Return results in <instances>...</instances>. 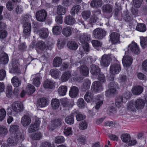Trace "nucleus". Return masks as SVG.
Segmentation results:
<instances>
[{
    "label": "nucleus",
    "mask_w": 147,
    "mask_h": 147,
    "mask_svg": "<svg viewBox=\"0 0 147 147\" xmlns=\"http://www.w3.org/2000/svg\"><path fill=\"white\" fill-rule=\"evenodd\" d=\"M126 49H130L132 52L136 54H138L140 52L139 47L136 43L134 42L130 44Z\"/></svg>",
    "instance_id": "9d476101"
},
{
    "label": "nucleus",
    "mask_w": 147,
    "mask_h": 147,
    "mask_svg": "<svg viewBox=\"0 0 147 147\" xmlns=\"http://www.w3.org/2000/svg\"><path fill=\"white\" fill-rule=\"evenodd\" d=\"M65 139L64 137L62 136H58L55 138V143L60 144L64 142Z\"/></svg>",
    "instance_id": "8fccbe9b"
},
{
    "label": "nucleus",
    "mask_w": 147,
    "mask_h": 147,
    "mask_svg": "<svg viewBox=\"0 0 147 147\" xmlns=\"http://www.w3.org/2000/svg\"><path fill=\"white\" fill-rule=\"evenodd\" d=\"M65 122L69 125H72L74 123V116L72 115H70L67 117L65 118Z\"/></svg>",
    "instance_id": "a18cd8bd"
},
{
    "label": "nucleus",
    "mask_w": 147,
    "mask_h": 147,
    "mask_svg": "<svg viewBox=\"0 0 147 147\" xmlns=\"http://www.w3.org/2000/svg\"><path fill=\"white\" fill-rule=\"evenodd\" d=\"M8 133L7 129L4 126H0V135L4 136L6 135Z\"/></svg>",
    "instance_id": "13d9d810"
},
{
    "label": "nucleus",
    "mask_w": 147,
    "mask_h": 147,
    "mask_svg": "<svg viewBox=\"0 0 147 147\" xmlns=\"http://www.w3.org/2000/svg\"><path fill=\"white\" fill-rule=\"evenodd\" d=\"M116 112V110L115 107L113 106H110L108 108L107 111L108 113L109 114L114 113Z\"/></svg>",
    "instance_id": "e2e57ef3"
},
{
    "label": "nucleus",
    "mask_w": 147,
    "mask_h": 147,
    "mask_svg": "<svg viewBox=\"0 0 147 147\" xmlns=\"http://www.w3.org/2000/svg\"><path fill=\"white\" fill-rule=\"evenodd\" d=\"M64 22L66 25L71 26L75 24L76 21L74 18L72 16H68L65 17Z\"/></svg>",
    "instance_id": "6ab92c4d"
},
{
    "label": "nucleus",
    "mask_w": 147,
    "mask_h": 147,
    "mask_svg": "<svg viewBox=\"0 0 147 147\" xmlns=\"http://www.w3.org/2000/svg\"><path fill=\"white\" fill-rule=\"evenodd\" d=\"M90 72L93 75H96L100 72V69L97 66L92 65L90 66Z\"/></svg>",
    "instance_id": "473e14b6"
},
{
    "label": "nucleus",
    "mask_w": 147,
    "mask_h": 147,
    "mask_svg": "<svg viewBox=\"0 0 147 147\" xmlns=\"http://www.w3.org/2000/svg\"><path fill=\"white\" fill-rule=\"evenodd\" d=\"M62 28L60 26H54L52 28V31L54 35H58L60 33Z\"/></svg>",
    "instance_id": "c03bdc74"
},
{
    "label": "nucleus",
    "mask_w": 147,
    "mask_h": 147,
    "mask_svg": "<svg viewBox=\"0 0 147 147\" xmlns=\"http://www.w3.org/2000/svg\"><path fill=\"white\" fill-rule=\"evenodd\" d=\"M102 9L104 12L109 13L112 11V7L110 5H105L102 7Z\"/></svg>",
    "instance_id": "ea45409f"
},
{
    "label": "nucleus",
    "mask_w": 147,
    "mask_h": 147,
    "mask_svg": "<svg viewBox=\"0 0 147 147\" xmlns=\"http://www.w3.org/2000/svg\"><path fill=\"white\" fill-rule=\"evenodd\" d=\"M11 133H14V137H11L7 140V142L11 145H16L18 142L23 141L24 139V134L22 132L19 130L18 125H12L9 129Z\"/></svg>",
    "instance_id": "f257e3e1"
},
{
    "label": "nucleus",
    "mask_w": 147,
    "mask_h": 147,
    "mask_svg": "<svg viewBox=\"0 0 147 147\" xmlns=\"http://www.w3.org/2000/svg\"><path fill=\"white\" fill-rule=\"evenodd\" d=\"M62 60L59 57H56L53 60V65L55 67H58L62 63Z\"/></svg>",
    "instance_id": "37998d69"
},
{
    "label": "nucleus",
    "mask_w": 147,
    "mask_h": 147,
    "mask_svg": "<svg viewBox=\"0 0 147 147\" xmlns=\"http://www.w3.org/2000/svg\"><path fill=\"white\" fill-rule=\"evenodd\" d=\"M136 29L137 30L142 32H144L146 30L145 25L143 23H140L138 24L136 26Z\"/></svg>",
    "instance_id": "79ce46f5"
},
{
    "label": "nucleus",
    "mask_w": 147,
    "mask_h": 147,
    "mask_svg": "<svg viewBox=\"0 0 147 147\" xmlns=\"http://www.w3.org/2000/svg\"><path fill=\"white\" fill-rule=\"evenodd\" d=\"M91 42L92 45L95 48L101 47L102 45V43L97 40H93Z\"/></svg>",
    "instance_id": "338daca9"
},
{
    "label": "nucleus",
    "mask_w": 147,
    "mask_h": 147,
    "mask_svg": "<svg viewBox=\"0 0 147 147\" xmlns=\"http://www.w3.org/2000/svg\"><path fill=\"white\" fill-rule=\"evenodd\" d=\"M32 78H33L32 84L36 87H38L40 84L41 79L39 76L32 75Z\"/></svg>",
    "instance_id": "a878e982"
},
{
    "label": "nucleus",
    "mask_w": 147,
    "mask_h": 147,
    "mask_svg": "<svg viewBox=\"0 0 147 147\" xmlns=\"http://www.w3.org/2000/svg\"><path fill=\"white\" fill-rule=\"evenodd\" d=\"M27 93L29 94H31L34 92L35 89L32 85H29L27 86L26 88Z\"/></svg>",
    "instance_id": "de8ad7c7"
},
{
    "label": "nucleus",
    "mask_w": 147,
    "mask_h": 147,
    "mask_svg": "<svg viewBox=\"0 0 147 147\" xmlns=\"http://www.w3.org/2000/svg\"><path fill=\"white\" fill-rule=\"evenodd\" d=\"M143 90V88L141 86H138L133 87L131 89V91L134 94L139 95L142 92Z\"/></svg>",
    "instance_id": "412c9836"
},
{
    "label": "nucleus",
    "mask_w": 147,
    "mask_h": 147,
    "mask_svg": "<svg viewBox=\"0 0 147 147\" xmlns=\"http://www.w3.org/2000/svg\"><path fill=\"white\" fill-rule=\"evenodd\" d=\"M57 12L59 14L64 15L66 12V9L64 7L59 6L57 7Z\"/></svg>",
    "instance_id": "864d4df0"
},
{
    "label": "nucleus",
    "mask_w": 147,
    "mask_h": 147,
    "mask_svg": "<svg viewBox=\"0 0 147 147\" xmlns=\"http://www.w3.org/2000/svg\"><path fill=\"white\" fill-rule=\"evenodd\" d=\"M37 32L40 37L42 39L47 38L49 34L48 30L46 28L40 29Z\"/></svg>",
    "instance_id": "2eb2a0df"
},
{
    "label": "nucleus",
    "mask_w": 147,
    "mask_h": 147,
    "mask_svg": "<svg viewBox=\"0 0 147 147\" xmlns=\"http://www.w3.org/2000/svg\"><path fill=\"white\" fill-rule=\"evenodd\" d=\"M144 102L142 99H138L134 101L135 107L138 109H143L144 107Z\"/></svg>",
    "instance_id": "dca6fc26"
},
{
    "label": "nucleus",
    "mask_w": 147,
    "mask_h": 147,
    "mask_svg": "<svg viewBox=\"0 0 147 147\" xmlns=\"http://www.w3.org/2000/svg\"><path fill=\"white\" fill-rule=\"evenodd\" d=\"M65 42L63 38H60L58 40L57 46L58 47L61 48L65 45Z\"/></svg>",
    "instance_id": "6e6d98bb"
},
{
    "label": "nucleus",
    "mask_w": 147,
    "mask_h": 147,
    "mask_svg": "<svg viewBox=\"0 0 147 147\" xmlns=\"http://www.w3.org/2000/svg\"><path fill=\"white\" fill-rule=\"evenodd\" d=\"M67 45L68 48L72 50H76L78 47V44L76 42L73 41H68Z\"/></svg>",
    "instance_id": "393cba45"
},
{
    "label": "nucleus",
    "mask_w": 147,
    "mask_h": 147,
    "mask_svg": "<svg viewBox=\"0 0 147 147\" xmlns=\"http://www.w3.org/2000/svg\"><path fill=\"white\" fill-rule=\"evenodd\" d=\"M130 138V136L128 134H124L121 135V138L123 142H128Z\"/></svg>",
    "instance_id": "3c124183"
},
{
    "label": "nucleus",
    "mask_w": 147,
    "mask_h": 147,
    "mask_svg": "<svg viewBox=\"0 0 147 147\" xmlns=\"http://www.w3.org/2000/svg\"><path fill=\"white\" fill-rule=\"evenodd\" d=\"M110 41L113 44L119 43L120 35L117 33L113 32L110 35Z\"/></svg>",
    "instance_id": "9b49d317"
},
{
    "label": "nucleus",
    "mask_w": 147,
    "mask_h": 147,
    "mask_svg": "<svg viewBox=\"0 0 147 147\" xmlns=\"http://www.w3.org/2000/svg\"><path fill=\"white\" fill-rule=\"evenodd\" d=\"M49 102V100L48 99L42 98L40 99V101L38 102V105L41 107H45L48 105Z\"/></svg>",
    "instance_id": "c9c22d12"
},
{
    "label": "nucleus",
    "mask_w": 147,
    "mask_h": 147,
    "mask_svg": "<svg viewBox=\"0 0 147 147\" xmlns=\"http://www.w3.org/2000/svg\"><path fill=\"white\" fill-rule=\"evenodd\" d=\"M82 16L85 19H88L90 15V12L89 11H84L82 13Z\"/></svg>",
    "instance_id": "774afa93"
},
{
    "label": "nucleus",
    "mask_w": 147,
    "mask_h": 147,
    "mask_svg": "<svg viewBox=\"0 0 147 147\" xmlns=\"http://www.w3.org/2000/svg\"><path fill=\"white\" fill-rule=\"evenodd\" d=\"M73 31L72 28L70 26H67L63 29L62 33L64 36L68 37L71 34Z\"/></svg>",
    "instance_id": "aec40b11"
},
{
    "label": "nucleus",
    "mask_w": 147,
    "mask_h": 147,
    "mask_svg": "<svg viewBox=\"0 0 147 147\" xmlns=\"http://www.w3.org/2000/svg\"><path fill=\"white\" fill-rule=\"evenodd\" d=\"M11 81L12 85L15 87L19 86L21 84V81L16 76L13 77L11 79Z\"/></svg>",
    "instance_id": "7c9ffc66"
},
{
    "label": "nucleus",
    "mask_w": 147,
    "mask_h": 147,
    "mask_svg": "<svg viewBox=\"0 0 147 147\" xmlns=\"http://www.w3.org/2000/svg\"><path fill=\"white\" fill-rule=\"evenodd\" d=\"M60 73V72L57 69H52L50 71L51 76L55 79L58 77Z\"/></svg>",
    "instance_id": "49530a36"
},
{
    "label": "nucleus",
    "mask_w": 147,
    "mask_h": 147,
    "mask_svg": "<svg viewBox=\"0 0 147 147\" xmlns=\"http://www.w3.org/2000/svg\"><path fill=\"white\" fill-rule=\"evenodd\" d=\"M43 86L46 88H52L54 86V84L51 80H47L44 82Z\"/></svg>",
    "instance_id": "f704fd0d"
},
{
    "label": "nucleus",
    "mask_w": 147,
    "mask_h": 147,
    "mask_svg": "<svg viewBox=\"0 0 147 147\" xmlns=\"http://www.w3.org/2000/svg\"><path fill=\"white\" fill-rule=\"evenodd\" d=\"M140 45L142 48L146 47L147 45V37L141 36L140 37Z\"/></svg>",
    "instance_id": "a19ab883"
},
{
    "label": "nucleus",
    "mask_w": 147,
    "mask_h": 147,
    "mask_svg": "<svg viewBox=\"0 0 147 147\" xmlns=\"http://www.w3.org/2000/svg\"><path fill=\"white\" fill-rule=\"evenodd\" d=\"M67 91V88L65 86H60L58 89V92L59 94L63 96L65 95Z\"/></svg>",
    "instance_id": "c85d7f7f"
},
{
    "label": "nucleus",
    "mask_w": 147,
    "mask_h": 147,
    "mask_svg": "<svg viewBox=\"0 0 147 147\" xmlns=\"http://www.w3.org/2000/svg\"><path fill=\"white\" fill-rule=\"evenodd\" d=\"M80 74L84 76H88L89 74L88 69L85 65L81 66L80 69Z\"/></svg>",
    "instance_id": "cd10ccee"
},
{
    "label": "nucleus",
    "mask_w": 147,
    "mask_h": 147,
    "mask_svg": "<svg viewBox=\"0 0 147 147\" xmlns=\"http://www.w3.org/2000/svg\"><path fill=\"white\" fill-rule=\"evenodd\" d=\"M90 35L86 33L81 34L79 37L80 41L84 51L87 53L89 51L88 42L90 40Z\"/></svg>",
    "instance_id": "7ed1b4c3"
},
{
    "label": "nucleus",
    "mask_w": 147,
    "mask_h": 147,
    "mask_svg": "<svg viewBox=\"0 0 147 147\" xmlns=\"http://www.w3.org/2000/svg\"><path fill=\"white\" fill-rule=\"evenodd\" d=\"M78 92V89L76 87L72 86L71 88L69 94L71 97L72 98H74L77 96Z\"/></svg>",
    "instance_id": "5701e85b"
},
{
    "label": "nucleus",
    "mask_w": 147,
    "mask_h": 147,
    "mask_svg": "<svg viewBox=\"0 0 147 147\" xmlns=\"http://www.w3.org/2000/svg\"><path fill=\"white\" fill-rule=\"evenodd\" d=\"M36 46L38 49L41 51L44 50L46 48L45 44L43 41L38 42L36 43Z\"/></svg>",
    "instance_id": "e433bc0d"
},
{
    "label": "nucleus",
    "mask_w": 147,
    "mask_h": 147,
    "mask_svg": "<svg viewBox=\"0 0 147 147\" xmlns=\"http://www.w3.org/2000/svg\"><path fill=\"white\" fill-rule=\"evenodd\" d=\"M31 123V119L28 116L25 115L21 119V123L22 125L26 127L28 126Z\"/></svg>",
    "instance_id": "4be33fe9"
},
{
    "label": "nucleus",
    "mask_w": 147,
    "mask_h": 147,
    "mask_svg": "<svg viewBox=\"0 0 147 147\" xmlns=\"http://www.w3.org/2000/svg\"><path fill=\"white\" fill-rule=\"evenodd\" d=\"M121 69L120 65L119 63L112 64L110 67V72L112 76L111 77H109V79L113 80L114 79L113 75L118 74Z\"/></svg>",
    "instance_id": "39448f33"
},
{
    "label": "nucleus",
    "mask_w": 147,
    "mask_h": 147,
    "mask_svg": "<svg viewBox=\"0 0 147 147\" xmlns=\"http://www.w3.org/2000/svg\"><path fill=\"white\" fill-rule=\"evenodd\" d=\"M115 58L114 56L112 55H103L100 60L101 65L103 67H107L110 63L111 60Z\"/></svg>",
    "instance_id": "423d86ee"
},
{
    "label": "nucleus",
    "mask_w": 147,
    "mask_h": 147,
    "mask_svg": "<svg viewBox=\"0 0 147 147\" xmlns=\"http://www.w3.org/2000/svg\"><path fill=\"white\" fill-rule=\"evenodd\" d=\"M47 16V13L45 10L42 9L37 11L36 14L37 20L40 22H43L45 20Z\"/></svg>",
    "instance_id": "6e6552de"
},
{
    "label": "nucleus",
    "mask_w": 147,
    "mask_h": 147,
    "mask_svg": "<svg viewBox=\"0 0 147 147\" xmlns=\"http://www.w3.org/2000/svg\"><path fill=\"white\" fill-rule=\"evenodd\" d=\"M61 119H55L52 121L49 126L50 129L52 131L57 127L61 125Z\"/></svg>",
    "instance_id": "4468645a"
},
{
    "label": "nucleus",
    "mask_w": 147,
    "mask_h": 147,
    "mask_svg": "<svg viewBox=\"0 0 147 147\" xmlns=\"http://www.w3.org/2000/svg\"><path fill=\"white\" fill-rule=\"evenodd\" d=\"M24 109L23 104L20 101H16L9 107L7 109L8 115L16 116L17 113L22 111Z\"/></svg>",
    "instance_id": "f03ea898"
},
{
    "label": "nucleus",
    "mask_w": 147,
    "mask_h": 147,
    "mask_svg": "<svg viewBox=\"0 0 147 147\" xmlns=\"http://www.w3.org/2000/svg\"><path fill=\"white\" fill-rule=\"evenodd\" d=\"M91 88L96 92H100L103 89L101 84L97 81H95L93 83Z\"/></svg>",
    "instance_id": "f8f14e48"
},
{
    "label": "nucleus",
    "mask_w": 147,
    "mask_h": 147,
    "mask_svg": "<svg viewBox=\"0 0 147 147\" xmlns=\"http://www.w3.org/2000/svg\"><path fill=\"white\" fill-rule=\"evenodd\" d=\"M123 64L124 67H128L130 66L132 62V59L129 56H124L122 59Z\"/></svg>",
    "instance_id": "ddd939ff"
},
{
    "label": "nucleus",
    "mask_w": 147,
    "mask_h": 147,
    "mask_svg": "<svg viewBox=\"0 0 147 147\" xmlns=\"http://www.w3.org/2000/svg\"><path fill=\"white\" fill-rule=\"evenodd\" d=\"M92 15L90 19V22L91 23H94L96 22L98 20V18L96 16L95 13L93 12Z\"/></svg>",
    "instance_id": "bf43d9fd"
},
{
    "label": "nucleus",
    "mask_w": 147,
    "mask_h": 147,
    "mask_svg": "<svg viewBox=\"0 0 147 147\" xmlns=\"http://www.w3.org/2000/svg\"><path fill=\"white\" fill-rule=\"evenodd\" d=\"M85 100L88 102H91L94 101L93 95L91 92H87L84 96Z\"/></svg>",
    "instance_id": "bb28decb"
},
{
    "label": "nucleus",
    "mask_w": 147,
    "mask_h": 147,
    "mask_svg": "<svg viewBox=\"0 0 147 147\" xmlns=\"http://www.w3.org/2000/svg\"><path fill=\"white\" fill-rule=\"evenodd\" d=\"M143 0H133V5L136 8H139Z\"/></svg>",
    "instance_id": "0e129e2a"
},
{
    "label": "nucleus",
    "mask_w": 147,
    "mask_h": 147,
    "mask_svg": "<svg viewBox=\"0 0 147 147\" xmlns=\"http://www.w3.org/2000/svg\"><path fill=\"white\" fill-rule=\"evenodd\" d=\"M81 9L80 6L78 5L74 6L71 11V13L72 15H74L75 13H78Z\"/></svg>",
    "instance_id": "58836bf2"
},
{
    "label": "nucleus",
    "mask_w": 147,
    "mask_h": 147,
    "mask_svg": "<svg viewBox=\"0 0 147 147\" xmlns=\"http://www.w3.org/2000/svg\"><path fill=\"white\" fill-rule=\"evenodd\" d=\"M40 123V121L39 120H38L36 121L35 123L32 124L30 126V127L28 129V132L29 133H31L38 130Z\"/></svg>",
    "instance_id": "a211bd4d"
},
{
    "label": "nucleus",
    "mask_w": 147,
    "mask_h": 147,
    "mask_svg": "<svg viewBox=\"0 0 147 147\" xmlns=\"http://www.w3.org/2000/svg\"><path fill=\"white\" fill-rule=\"evenodd\" d=\"M72 130L71 127H67L65 129L64 133L66 136H69L72 135Z\"/></svg>",
    "instance_id": "5fc2aeb1"
},
{
    "label": "nucleus",
    "mask_w": 147,
    "mask_h": 147,
    "mask_svg": "<svg viewBox=\"0 0 147 147\" xmlns=\"http://www.w3.org/2000/svg\"><path fill=\"white\" fill-rule=\"evenodd\" d=\"M97 100L96 105L95 107V109L98 110V109L103 104L102 97L101 96H99V97L97 98Z\"/></svg>",
    "instance_id": "4c0bfd02"
},
{
    "label": "nucleus",
    "mask_w": 147,
    "mask_h": 147,
    "mask_svg": "<svg viewBox=\"0 0 147 147\" xmlns=\"http://www.w3.org/2000/svg\"><path fill=\"white\" fill-rule=\"evenodd\" d=\"M109 89L106 92V96H109L111 94L115 93L116 92V89L118 88V84L115 82H111L109 85Z\"/></svg>",
    "instance_id": "0eeeda50"
},
{
    "label": "nucleus",
    "mask_w": 147,
    "mask_h": 147,
    "mask_svg": "<svg viewBox=\"0 0 147 147\" xmlns=\"http://www.w3.org/2000/svg\"><path fill=\"white\" fill-rule=\"evenodd\" d=\"M9 59L8 55L5 53H1L0 55V61L2 63H7Z\"/></svg>",
    "instance_id": "c756f323"
},
{
    "label": "nucleus",
    "mask_w": 147,
    "mask_h": 147,
    "mask_svg": "<svg viewBox=\"0 0 147 147\" xmlns=\"http://www.w3.org/2000/svg\"><path fill=\"white\" fill-rule=\"evenodd\" d=\"M60 103L59 100L57 98H53L51 100V106L53 109H57L59 107Z\"/></svg>",
    "instance_id": "2f4dec72"
},
{
    "label": "nucleus",
    "mask_w": 147,
    "mask_h": 147,
    "mask_svg": "<svg viewBox=\"0 0 147 147\" xmlns=\"http://www.w3.org/2000/svg\"><path fill=\"white\" fill-rule=\"evenodd\" d=\"M77 105L81 108H83L84 107V101L82 98H80L78 100Z\"/></svg>",
    "instance_id": "680f3d73"
},
{
    "label": "nucleus",
    "mask_w": 147,
    "mask_h": 147,
    "mask_svg": "<svg viewBox=\"0 0 147 147\" xmlns=\"http://www.w3.org/2000/svg\"><path fill=\"white\" fill-rule=\"evenodd\" d=\"M41 134L39 132H37L31 136L32 138L34 140H39L42 137Z\"/></svg>",
    "instance_id": "052dcab7"
},
{
    "label": "nucleus",
    "mask_w": 147,
    "mask_h": 147,
    "mask_svg": "<svg viewBox=\"0 0 147 147\" xmlns=\"http://www.w3.org/2000/svg\"><path fill=\"white\" fill-rule=\"evenodd\" d=\"M105 32L102 29L98 28L94 30L93 35L96 38L101 39L105 36Z\"/></svg>",
    "instance_id": "1a4fd4ad"
},
{
    "label": "nucleus",
    "mask_w": 147,
    "mask_h": 147,
    "mask_svg": "<svg viewBox=\"0 0 147 147\" xmlns=\"http://www.w3.org/2000/svg\"><path fill=\"white\" fill-rule=\"evenodd\" d=\"M88 127V124L87 122L84 121L80 123L79 125V128L81 130L86 129Z\"/></svg>",
    "instance_id": "4d7b16f0"
},
{
    "label": "nucleus",
    "mask_w": 147,
    "mask_h": 147,
    "mask_svg": "<svg viewBox=\"0 0 147 147\" xmlns=\"http://www.w3.org/2000/svg\"><path fill=\"white\" fill-rule=\"evenodd\" d=\"M130 97V93L128 92H126L122 96L118 97L116 100L115 105L118 107H120L123 103H125L129 99Z\"/></svg>",
    "instance_id": "20e7f679"
},
{
    "label": "nucleus",
    "mask_w": 147,
    "mask_h": 147,
    "mask_svg": "<svg viewBox=\"0 0 147 147\" xmlns=\"http://www.w3.org/2000/svg\"><path fill=\"white\" fill-rule=\"evenodd\" d=\"M6 112L4 108L0 109V121H3L5 118Z\"/></svg>",
    "instance_id": "09e8293b"
},
{
    "label": "nucleus",
    "mask_w": 147,
    "mask_h": 147,
    "mask_svg": "<svg viewBox=\"0 0 147 147\" xmlns=\"http://www.w3.org/2000/svg\"><path fill=\"white\" fill-rule=\"evenodd\" d=\"M71 76V73L70 71H65L62 74L60 80L62 82H65L67 81Z\"/></svg>",
    "instance_id": "b1692460"
},
{
    "label": "nucleus",
    "mask_w": 147,
    "mask_h": 147,
    "mask_svg": "<svg viewBox=\"0 0 147 147\" xmlns=\"http://www.w3.org/2000/svg\"><path fill=\"white\" fill-rule=\"evenodd\" d=\"M127 78L126 76L121 75L119 79V82L121 84H125L127 81Z\"/></svg>",
    "instance_id": "69168bd1"
},
{
    "label": "nucleus",
    "mask_w": 147,
    "mask_h": 147,
    "mask_svg": "<svg viewBox=\"0 0 147 147\" xmlns=\"http://www.w3.org/2000/svg\"><path fill=\"white\" fill-rule=\"evenodd\" d=\"M24 33L25 36H29L31 30V24L29 23H26L23 25Z\"/></svg>",
    "instance_id": "f3484780"
},
{
    "label": "nucleus",
    "mask_w": 147,
    "mask_h": 147,
    "mask_svg": "<svg viewBox=\"0 0 147 147\" xmlns=\"http://www.w3.org/2000/svg\"><path fill=\"white\" fill-rule=\"evenodd\" d=\"M102 5V2L100 0H93L91 3V6L94 8L100 7Z\"/></svg>",
    "instance_id": "72a5a7b5"
},
{
    "label": "nucleus",
    "mask_w": 147,
    "mask_h": 147,
    "mask_svg": "<svg viewBox=\"0 0 147 147\" xmlns=\"http://www.w3.org/2000/svg\"><path fill=\"white\" fill-rule=\"evenodd\" d=\"M134 102L130 101L127 105V108L128 110L129 111H134L135 110Z\"/></svg>",
    "instance_id": "603ef678"
}]
</instances>
